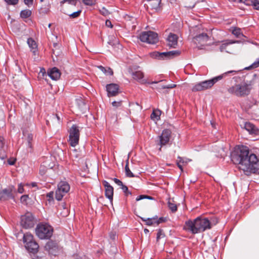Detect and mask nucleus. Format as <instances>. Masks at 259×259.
Segmentation results:
<instances>
[{
	"label": "nucleus",
	"mask_w": 259,
	"mask_h": 259,
	"mask_svg": "<svg viewBox=\"0 0 259 259\" xmlns=\"http://www.w3.org/2000/svg\"><path fill=\"white\" fill-rule=\"evenodd\" d=\"M231 158L234 164L238 165V168L245 175L259 174V159L255 154L250 152L247 147L236 146L231 153Z\"/></svg>",
	"instance_id": "nucleus-1"
},
{
	"label": "nucleus",
	"mask_w": 259,
	"mask_h": 259,
	"mask_svg": "<svg viewBox=\"0 0 259 259\" xmlns=\"http://www.w3.org/2000/svg\"><path fill=\"white\" fill-rule=\"evenodd\" d=\"M218 222L216 218H208L198 217L193 220H189L185 222L183 229L193 234H198L210 229Z\"/></svg>",
	"instance_id": "nucleus-2"
},
{
	"label": "nucleus",
	"mask_w": 259,
	"mask_h": 259,
	"mask_svg": "<svg viewBox=\"0 0 259 259\" xmlns=\"http://www.w3.org/2000/svg\"><path fill=\"white\" fill-rule=\"evenodd\" d=\"M236 73L237 71L235 70L229 71L210 79L198 82L193 87L192 91L194 92H200L209 89L211 88L216 82L226 77L227 74L231 73L234 75Z\"/></svg>",
	"instance_id": "nucleus-3"
},
{
	"label": "nucleus",
	"mask_w": 259,
	"mask_h": 259,
	"mask_svg": "<svg viewBox=\"0 0 259 259\" xmlns=\"http://www.w3.org/2000/svg\"><path fill=\"white\" fill-rule=\"evenodd\" d=\"M251 84L245 82L240 84H235L227 89L228 92L237 97H244L250 94Z\"/></svg>",
	"instance_id": "nucleus-4"
},
{
	"label": "nucleus",
	"mask_w": 259,
	"mask_h": 259,
	"mask_svg": "<svg viewBox=\"0 0 259 259\" xmlns=\"http://www.w3.org/2000/svg\"><path fill=\"white\" fill-rule=\"evenodd\" d=\"M36 234L41 239H49L53 235V228L48 224H39L35 229Z\"/></svg>",
	"instance_id": "nucleus-5"
},
{
	"label": "nucleus",
	"mask_w": 259,
	"mask_h": 259,
	"mask_svg": "<svg viewBox=\"0 0 259 259\" xmlns=\"http://www.w3.org/2000/svg\"><path fill=\"white\" fill-rule=\"evenodd\" d=\"M68 142L72 147H75L79 142L80 136L79 127L73 124L69 131Z\"/></svg>",
	"instance_id": "nucleus-6"
},
{
	"label": "nucleus",
	"mask_w": 259,
	"mask_h": 259,
	"mask_svg": "<svg viewBox=\"0 0 259 259\" xmlns=\"http://www.w3.org/2000/svg\"><path fill=\"white\" fill-rule=\"evenodd\" d=\"M139 38L142 41L150 44H155L158 40L157 34L151 31L142 32L139 36Z\"/></svg>",
	"instance_id": "nucleus-7"
},
{
	"label": "nucleus",
	"mask_w": 259,
	"mask_h": 259,
	"mask_svg": "<svg viewBox=\"0 0 259 259\" xmlns=\"http://www.w3.org/2000/svg\"><path fill=\"white\" fill-rule=\"evenodd\" d=\"M69 190L70 186L66 182H60L58 185V188L56 191V199L58 201L61 200Z\"/></svg>",
	"instance_id": "nucleus-8"
},
{
	"label": "nucleus",
	"mask_w": 259,
	"mask_h": 259,
	"mask_svg": "<svg viewBox=\"0 0 259 259\" xmlns=\"http://www.w3.org/2000/svg\"><path fill=\"white\" fill-rule=\"evenodd\" d=\"M171 132L168 129L164 130L161 134L158 137L156 141L157 144L160 146L159 151H161V147L168 144L171 138Z\"/></svg>",
	"instance_id": "nucleus-9"
},
{
	"label": "nucleus",
	"mask_w": 259,
	"mask_h": 259,
	"mask_svg": "<svg viewBox=\"0 0 259 259\" xmlns=\"http://www.w3.org/2000/svg\"><path fill=\"white\" fill-rule=\"evenodd\" d=\"M21 225L25 228H30L34 226V218L31 213L27 212L24 215H22L21 219Z\"/></svg>",
	"instance_id": "nucleus-10"
},
{
	"label": "nucleus",
	"mask_w": 259,
	"mask_h": 259,
	"mask_svg": "<svg viewBox=\"0 0 259 259\" xmlns=\"http://www.w3.org/2000/svg\"><path fill=\"white\" fill-rule=\"evenodd\" d=\"M180 54V52L178 51H172L163 53L154 52L152 54V57L159 59L164 58L171 59L175 56L179 55Z\"/></svg>",
	"instance_id": "nucleus-11"
},
{
	"label": "nucleus",
	"mask_w": 259,
	"mask_h": 259,
	"mask_svg": "<svg viewBox=\"0 0 259 259\" xmlns=\"http://www.w3.org/2000/svg\"><path fill=\"white\" fill-rule=\"evenodd\" d=\"M208 38L209 37L206 33H202L194 37L193 41L198 47H199V45L200 46H203L207 42Z\"/></svg>",
	"instance_id": "nucleus-12"
},
{
	"label": "nucleus",
	"mask_w": 259,
	"mask_h": 259,
	"mask_svg": "<svg viewBox=\"0 0 259 259\" xmlns=\"http://www.w3.org/2000/svg\"><path fill=\"white\" fill-rule=\"evenodd\" d=\"M106 91L108 97L116 96L119 93V85L115 83L107 84Z\"/></svg>",
	"instance_id": "nucleus-13"
},
{
	"label": "nucleus",
	"mask_w": 259,
	"mask_h": 259,
	"mask_svg": "<svg viewBox=\"0 0 259 259\" xmlns=\"http://www.w3.org/2000/svg\"><path fill=\"white\" fill-rule=\"evenodd\" d=\"M102 183L105 189V196L112 202L113 200V188L106 181H103Z\"/></svg>",
	"instance_id": "nucleus-14"
},
{
	"label": "nucleus",
	"mask_w": 259,
	"mask_h": 259,
	"mask_svg": "<svg viewBox=\"0 0 259 259\" xmlns=\"http://www.w3.org/2000/svg\"><path fill=\"white\" fill-rule=\"evenodd\" d=\"M48 75L53 79L57 80L60 78L61 76V72L58 68L54 67L48 70Z\"/></svg>",
	"instance_id": "nucleus-15"
},
{
	"label": "nucleus",
	"mask_w": 259,
	"mask_h": 259,
	"mask_svg": "<svg viewBox=\"0 0 259 259\" xmlns=\"http://www.w3.org/2000/svg\"><path fill=\"white\" fill-rule=\"evenodd\" d=\"M178 37L176 34L170 33L167 38L168 46L170 48H175L178 44Z\"/></svg>",
	"instance_id": "nucleus-16"
},
{
	"label": "nucleus",
	"mask_w": 259,
	"mask_h": 259,
	"mask_svg": "<svg viewBox=\"0 0 259 259\" xmlns=\"http://www.w3.org/2000/svg\"><path fill=\"white\" fill-rule=\"evenodd\" d=\"M244 128L250 134L257 135L259 133L258 129L250 122H245Z\"/></svg>",
	"instance_id": "nucleus-17"
},
{
	"label": "nucleus",
	"mask_w": 259,
	"mask_h": 259,
	"mask_svg": "<svg viewBox=\"0 0 259 259\" xmlns=\"http://www.w3.org/2000/svg\"><path fill=\"white\" fill-rule=\"evenodd\" d=\"M25 247L27 250L33 253L37 252L39 245L35 241L29 243L25 245Z\"/></svg>",
	"instance_id": "nucleus-18"
},
{
	"label": "nucleus",
	"mask_w": 259,
	"mask_h": 259,
	"mask_svg": "<svg viewBox=\"0 0 259 259\" xmlns=\"http://www.w3.org/2000/svg\"><path fill=\"white\" fill-rule=\"evenodd\" d=\"M240 42V40H233L231 39H227L223 40L222 41V44L220 47V50L221 52H223L226 50L228 46L235 43H239Z\"/></svg>",
	"instance_id": "nucleus-19"
},
{
	"label": "nucleus",
	"mask_w": 259,
	"mask_h": 259,
	"mask_svg": "<svg viewBox=\"0 0 259 259\" xmlns=\"http://www.w3.org/2000/svg\"><path fill=\"white\" fill-rule=\"evenodd\" d=\"M133 78L139 81L142 83H145L144 77V73L141 71H136L132 73Z\"/></svg>",
	"instance_id": "nucleus-20"
},
{
	"label": "nucleus",
	"mask_w": 259,
	"mask_h": 259,
	"mask_svg": "<svg viewBox=\"0 0 259 259\" xmlns=\"http://www.w3.org/2000/svg\"><path fill=\"white\" fill-rule=\"evenodd\" d=\"M27 44L33 53L35 54L37 51V45L36 41L32 38L27 39Z\"/></svg>",
	"instance_id": "nucleus-21"
},
{
	"label": "nucleus",
	"mask_w": 259,
	"mask_h": 259,
	"mask_svg": "<svg viewBox=\"0 0 259 259\" xmlns=\"http://www.w3.org/2000/svg\"><path fill=\"white\" fill-rule=\"evenodd\" d=\"M5 153L4 139L0 137V158L4 159L6 157Z\"/></svg>",
	"instance_id": "nucleus-22"
},
{
	"label": "nucleus",
	"mask_w": 259,
	"mask_h": 259,
	"mask_svg": "<svg viewBox=\"0 0 259 259\" xmlns=\"http://www.w3.org/2000/svg\"><path fill=\"white\" fill-rule=\"evenodd\" d=\"M1 192L3 193V197L4 200L9 198H13L12 195V189L11 188L5 189Z\"/></svg>",
	"instance_id": "nucleus-23"
},
{
	"label": "nucleus",
	"mask_w": 259,
	"mask_h": 259,
	"mask_svg": "<svg viewBox=\"0 0 259 259\" xmlns=\"http://www.w3.org/2000/svg\"><path fill=\"white\" fill-rule=\"evenodd\" d=\"M148 5L152 9L157 10L159 8L161 0H150L147 1Z\"/></svg>",
	"instance_id": "nucleus-24"
},
{
	"label": "nucleus",
	"mask_w": 259,
	"mask_h": 259,
	"mask_svg": "<svg viewBox=\"0 0 259 259\" xmlns=\"http://www.w3.org/2000/svg\"><path fill=\"white\" fill-rule=\"evenodd\" d=\"M23 240L25 245L35 241L33 236L29 233H26L24 234Z\"/></svg>",
	"instance_id": "nucleus-25"
},
{
	"label": "nucleus",
	"mask_w": 259,
	"mask_h": 259,
	"mask_svg": "<svg viewBox=\"0 0 259 259\" xmlns=\"http://www.w3.org/2000/svg\"><path fill=\"white\" fill-rule=\"evenodd\" d=\"M57 247V243L52 240L49 241L45 245L46 250L50 251L52 249H55Z\"/></svg>",
	"instance_id": "nucleus-26"
},
{
	"label": "nucleus",
	"mask_w": 259,
	"mask_h": 259,
	"mask_svg": "<svg viewBox=\"0 0 259 259\" xmlns=\"http://www.w3.org/2000/svg\"><path fill=\"white\" fill-rule=\"evenodd\" d=\"M232 33L234 34L236 37L240 38L241 36H244V35L241 31V29L238 27H232Z\"/></svg>",
	"instance_id": "nucleus-27"
},
{
	"label": "nucleus",
	"mask_w": 259,
	"mask_h": 259,
	"mask_svg": "<svg viewBox=\"0 0 259 259\" xmlns=\"http://www.w3.org/2000/svg\"><path fill=\"white\" fill-rule=\"evenodd\" d=\"M141 219L143 221L146 222V224L148 226H151L154 225V224H156V218H142Z\"/></svg>",
	"instance_id": "nucleus-28"
},
{
	"label": "nucleus",
	"mask_w": 259,
	"mask_h": 259,
	"mask_svg": "<svg viewBox=\"0 0 259 259\" xmlns=\"http://www.w3.org/2000/svg\"><path fill=\"white\" fill-rule=\"evenodd\" d=\"M160 115V111L159 110H154L151 114V118L153 120H158Z\"/></svg>",
	"instance_id": "nucleus-29"
},
{
	"label": "nucleus",
	"mask_w": 259,
	"mask_h": 259,
	"mask_svg": "<svg viewBox=\"0 0 259 259\" xmlns=\"http://www.w3.org/2000/svg\"><path fill=\"white\" fill-rule=\"evenodd\" d=\"M31 15V11L29 10H22L20 13V16L22 18H27Z\"/></svg>",
	"instance_id": "nucleus-30"
},
{
	"label": "nucleus",
	"mask_w": 259,
	"mask_h": 259,
	"mask_svg": "<svg viewBox=\"0 0 259 259\" xmlns=\"http://www.w3.org/2000/svg\"><path fill=\"white\" fill-rule=\"evenodd\" d=\"M186 162L184 161V159L182 157L179 156L178 157V160H177V164L179 168L181 169V171H183V164L186 163Z\"/></svg>",
	"instance_id": "nucleus-31"
},
{
	"label": "nucleus",
	"mask_w": 259,
	"mask_h": 259,
	"mask_svg": "<svg viewBox=\"0 0 259 259\" xmlns=\"http://www.w3.org/2000/svg\"><path fill=\"white\" fill-rule=\"evenodd\" d=\"M27 146L30 149L32 148V141L33 140V135L32 134H28L26 137Z\"/></svg>",
	"instance_id": "nucleus-32"
},
{
	"label": "nucleus",
	"mask_w": 259,
	"mask_h": 259,
	"mask_svg": "<svg viewBox=\"0 0 259 259\" xmlns=\"http://www.w3.org/2000/svg\"><path fill=\"white\" fill-rule=\"evenodd\" d=\"M128 162H127L125 166V175L127 177L130 178H133L134 177V175L132 172V171L130 170L128 165Z\"/></svg>",
	"instance_id": "nucleus-33"
},
{
	"label": "nucleus",
	"mask_w": 259,
	"mask_h": 259,
	"mask_svg": "<svg viewBox=\"0 0 259 259\" xmlns=\"http://www.w3.org/2000/svg\"><path fill=\"white\" fill-rule=\"evenodd\" d=\"M250 4L247 3V5H251L254 9L259 10V1L258 0H250Z\"/></svg>",
	"instance_id": "nucleus-34"
},
{
	"label": "nucleus",
	"mask_w": 259,
	"mask_h": 259,
	"mask_svg": "<svg viewBox=\"0 0 259 259\" xmlns=\"http://www.w3.org/2000/svg\"><path fill=\"white\" fill-rule=\"evenodd\" d=\"M168 206L169 208L171 210L172 212H174L177 210V206L176 204L174 203H172L170 201L168 202Z\"/></svg>",
	"instance_id": "nucleus-35"
},
{
	"label": "nucleus",
	"mask_w": 259,
	"mask_h": 259,
	"mask_svg": "<svg viewBox=\"0 0 259 259\" xmlns=\"http://www.w3.org/2000/svg\"><path fill=\"white\" fill-rule=\"evenodd\" d=\"M165 237L164 233L162 229H159L157 233L156 239L158 241L161 238H163Z\"/></svg>",
	"instance_id": "nucleus-36"
},
{
	"label": "nucleus",
	"mask_w": 259,
	"mask_h": 259,
	"mask_svg": "<svg viewBox=\"0 0 259 259\" xmlns=\"http://www.w3.org/2000/svg\"><path fill=\"white\" fill-rule=\"evenodd\" d=\"M29 199V195H23L21 196L20 197V202L24 204L27 205V200Z\"/></svg>",
	"instance_id": "nucleus-37"
},
{
	"label": "nucleus",
	"mask_w": 259,
	"mask_h": 259,
	"mask_svg": "<svg viewBox=\"0 0 259 259\" xmlns=\"http://www.w3.org/2000/svg\"><path fill=\"white\" fill-rule=\"evenodd\" d=\"M82 3L86 6H92L95 5L96 0H82Z\"/></svg>",
	"instance_id": "nucleus-38"
},
{
	"label": "nucleus",
	"mask_w": 259,
	"mask_h": 259,
	"mask_svg": "<svg viewBox=\"0 0 259 259\" xmlns=\"http://www.w3.org/2000/svg\"><path fill=\"white\" fill-rule=\"evenodd\" d=\"M99 12L101 14L104 16H108L110 14L109 11L106 9L105 7H102L99 9Z\"/></svg>",
	"instance_id": "nucleus-39"
},
{
	"label": "nucleus",
	"mask_w": 259,
	"mask_h": 259,
	"mask_svg": "<svg viewBox=\"0 0 259 259\" xmlns=\"http://www.w3.org/2000/svg\"><path fill=\"white\" fill-rule=\"evenodd\" d=\"M121 189L122 190L123 192H124L125 195L126 196H127L128 195H132L131 192L128 191V188L125 185H123Z\"/></svg>",
	"instance_id": "nucleus-40"
},
{
	"label": "nucleus",
	"mask_w": 259,
	"mask_h": 259,
	"mask_svg": "<svg viewBox=\"0 0 259 259\" xmlns=\"http://www.w3.org/2000/svg\"><path fill=\"white\" fill-rule=\"evenodd\" d=\"M259 67V58L257 59L256 60L253 62L249 67L247 69L256 68Z\"/></svg>",
	"instance_id": "nucleus-41"
},
{
	"label": "nucleus",
	"mask_w": 259,
	"mask_h": 259,
	"mask_svg": "<svg viewBox=\"0 0 259 259\" xmlns=\"http://www.w3.org/2000/svg\"><path fill=\"white\" fill-rule=\"evenodd\" d=\"M81 12V10L77 11V12H74L71 14H69V16L72 18H75L79 16Z\"/></svg>",
	"instance_id": "nucleus-42"
},
{
	"label": "nucleus",
	"mask_w": 259,
	"mask_h": 259,
	"mask_svg": "<svg viewBox=\"0 0 259 259\" xmlns=\"http://www.w3.org/2000/svg\"><path fill=\"white\" fill-rule=\"evenodd\" d=\"M122 103V102L121 100L119 101H113L112 103V105L115 108H118L121 106Z\"/></svg>",
	"instance_id": "nucleus-43"
},
{
	"label": "nucleus",
	"mask_w": 259,
	"mask_h": 259,
	"mask_svg": "<svg viewBox=\"0 0 259 259\" xmlns=\"http://www.w3.org/2000/svg\"><path fill=\"white\" fill-rule=\"evenodd\" d=\"M17 191L19 193L22 194L24 192V185L20 183L18 185Z\"/></svg>",
	"instance_id": "nucleus-44"
},
{
	"label": "nucleus",
	"mask_w": 259,
	"mask_h": 259,
	"mask_svg": "<svg viewBox=\"0 0 259 259\" xmlns=\"http://www.w3.org/2000/svg\"><path fill=\"white\" fill-rule=\"evenodd\" d=\"M34 0H24V4L28 7H31L33 5Z\"/></svg>",
	"instance_id": "nucleus-45"
},
{
	"label": "nucleus",
	"mask_w": 259,
	"mask_h": 259,
	"mask_svg": "<svg viewBox=\"0 0 259 259\" xmlns=\"http://www.w3.org/2000/svg\"><path fill=\"white\" fill-rule=\"evenodd\" d=\"M176 87L175 84H170L167 85H162L161 88L163 89H173Z\"/></svg>",
	"instance_id": "nucleus-46"
},
{
	"label": "nucleus",
	"mask_w": 259,
	"mask_h": 259,
	"mask_svg": "<svg viewBox=\"0 0 259 259\" xmlns=\"http://www.w3.org/2000/svg\"><path fill=\"white\" fill-rule=\"evenodd\" d=\"M19 0H5L9 5H16L18 3Z\"/></svg>",
	"instance_id": "nucleus-47"
},
{
	"label": "nucleus",
	"mask_w": 259,
	"mask_h": 259,
	"mask_svg": "<svg viewBox=\"0 0 259 259\" xmlns=\"http://www.w3.org/2000/svg\"><path fill=\"white\" fill-rule=\"evenodd\" d=\"M112 180L117 185L120 186L121 187L123 185L122 182L120 180L116 178H113Z\"/></svg>",
	"instance_id": "nucleus-48"
},
{
	"label": "nucleus",
	"mask_w": 259,
	"mask_h": 259,
	"mask_svg": "<svg viewBox=\"0 0 259 259\" xmlns=\"http://www.w3.org/2000/svg\"><path fill=\"white\" fill-rule=\"evenodd\" d=\"M76 1H77V0H63L62 1V3H64L67 2L69 4H70L74 6H75L76 5Z\"/></svg>",
	"instance_id": "nucleus-49"
},
{
	"label": "nucleus",
	"mask_w": 259,
	"mask_h": 259,
	"mask_svg": "<svg viewBox=\"0 0 259 259\" xmlns=\"http://www.w3.org/2000/svg\"><path fill=\"white\" fill-rule=\"evenodd\" d=\"M47 197L49 198V201L53 200L54 197V192L53 191L50 192L47 194Z\"/></svg>",
	"instance_id": "nucleus-50"
},
{
	"label": "nucleus",
	"mask_w": 259,
	"mask_h": 259,
	"mask_svg": "<svg viewBox=\"0 0 259 259\" xmlns=\"http://www.w3.org/2000/svg\"><path fill=\"white\" fill-rule=\"evenodd\" d=\"M157 218H156V225H158L159 224L164 222L165 221V219L164 218H160L158 220L157 219Z\"/></svg>",
	"instance_id": "nucleus-51"
},
{
	"label": "nucleus",
	"mask_w": 259,
	"mask_h": 259,
	"mask_svg": "<svg viewBox=\"0 0 259 259\" xmlns=\"http://www.w3.org/2000/svg\"><path fill=\"white\" fill-rule=\"evenodd\" d=\"M105 24H106V26L108 27L112 28L113 27L111 22L110 20H106V22H105Z\"/></svg>",
	"instance_id": "nucleus-52"
},
{
	"label": "nucleus",
	"mask_w": 259,
	"mask_h": 259,
	"mask_svg": "<svg viewBox=\"0 0 259 259\" xmlns=\"http://www.w3.org/2000/svg\"><path fill=\"white\" fill-rule=\"evenodd\" d=\"M146 198V195H141L140 196H138L137 198H136V201H138L140 200H142L143 199H145Z\"/></svg>",
	"instance_id": "nucleus-53"
},
{
	"label": "nucleus",
	"mask_w": 259,
	"mask_h": 259,
	"mask_svg": "<svg viewBox=\"0 0 259 259\" xmlns=\"http://www.w3.org/2000/svg\"><path fill=\"white\" fill-rule=\"evenodd\" d=\"M43 168H44V167H42V165H41L40 166V170H39V172H40V174L41 175H44L46 173V170L45 169H44Z\"/></svg>",
	"instance_id": "nucleus-54"
},
{
	"label": "nucleus",
	"mask_w": 259,
	"mask_h": 259,
	"mask_svg": "<svg viewBox=\"0 0 259 259\" xmlns=\"http://www.w3.org/2000/svg\"><path fill=\"white\" fill-rule=\"evenodd\" d=\"M98 68L104 73H106V69L102 66H99Z\"/></svg>",
	"instance_id": "nucleus-55"
},
{
	"label": "nucleus",
	"mask_w": 259,
	"mask_h": 259,
	"mask_svg": "<svg viewBox=\"0 0 259 259\" xmlns=\"http://www.w3.org/2000/svg\"><path fill=\"white\" fill-rule=\"evenodd\" d=\"M108 73L110 75H112L113 72L112 69L110 68H108L107 70H106V73Z\"/></svg>",
	"instance_id": "nucleus-56"
},
{
	"label": "nucleus",
	"mask_w": 259,
	"mask_h": 259,
	"mask_svg": "<svg viewBox=\"0 0 259 259\" xmlns=\"http://www.w3.org/2000/svg\"><path fill=\"white\" fill-rule=\"evenodd\" d=\"M74 259H89L86 256L83 255L79 258H75Z\"/></svg>",
	"instance_id": "nucleus-57"
},
{
	"label": "nucleus",
	"mask_w": 259,
	"mask_h": 259,
	"mask_svg": "<svg viewBox=\"0 0 259 259\" xmlns=\"http://www.w3.org/2000/svg\"><path fill=\"white\" fill-rule=\"evenodd\" d=\"M31 186L32 187H36L37 186V183H35V182H33L31 184Z\"/></svg>",
	"instance_id": "nucleus-58"
},
{
	"label": "nucleus",
	"mask_w": 259,
	"mask_h": 259,
	"mask_svg": "<svg viewBox=\"0 0 259 259\" xmlns=\"http://www.w3.org/2000/svg\"><path fill=\"white\" fill-rule=\"evenodd\" d=\"M110 238L112 239H114L115 238V234H110Z\"/></svg>",
	"instance_id": "nucleus-59"
},
{
	"label": "nucleus",
	"mask_w": 259,
	"mask_h": 259,
	"mask_svg": "<svg viewBox=\"0 0 259 259\" xmlns=\"http://www.w3.org/2000/svg\"><path fill=\"white\" fill-rule=\"evenodd\" d=\"M0 200H4L3 197V193L0 192Z\"/></svg>",
	"instance_id": "nucleus-60"
},
{
	"label": "nucleus",
	"mask_w": 259,
	"mask_h": 259,
	"mask_svg": "<svg viewBox=\"0 0 259 259\" xmlns=\"http://www.w3.org/2000/svg\"><path fill=\"white\" fill-rule=\"evenodd\" d=\"M9 164L10 165H13L15 163V161H8Z\"/></svg>",
	"instance_id": "nucleus-61"
},
{
	"label": "nucleus",
	"mask_w": 259,
	"mask_h": 259,
	"mask_svg": "<svg viewBox=\"0 0 259 259\" xmlns=\"http://www.w3.org/2000/svg\"><path fill=\"white\" fill-rule=\"evenodd\" d=\"M146 198L149 199H152V198L151 196L146 195Z\"/></svg>",
	"instance_id": "nucleus-62"
},
{
	"label": "nucleus",
	"mask_w": 259,
	"mask_h": 259,
	"mask_svg": "<svg viewBox=\"0 0 259 259\" xmlns=\"http://www.w3.org/2000/svg\"><path fill=\"white\" fill-rule=\"evenodd\" d=\"M144 232H145V233H146L149 232V230L147 229H144Z\"/></svg>",
	"instance_id": "nucleus-63"
},
{
	"label": "nucleus",
	"mask_w": 259,
	"mask_h": 259,
	"mask_svg": "<svg viewBox=\"0 0 259 259\" xmlns=\"http://www.w3.org/2000/svg\"><path fill=\"white\" fill-rule=\"evenodd\" d=\"M158 82V81H153V82H151L150 83L152 84V83H157Z\"/></svg>",
	"instance_id": "nucleus-64"
}]
</instances>
